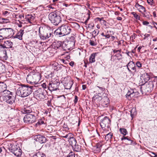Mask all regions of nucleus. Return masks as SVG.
I'll return each instance as SVG.
<instances>
[{"label": "nucleus", "mask_w": 157, "mask_h": 157, "mask_svg": "<svg viewBox=\"0 0 157 157\" xmlns=\"http://www.w3.org/2000/svg\"><path fill=\"white\" fill-rule=\"evenodd\" d=\"M67 24L69 25L70 28L71 27L74 28H77L79 26L78 24L75 22H70L67 23Z\"/></svg>", "instance_id": "nucleus-33"}, {"label": "nucleus", "mask_w": 157, "mask_h": 157, "mask_svg": "<svg viewBox=\"0 0 157 157\" xmlns=\"http://www.w3.org/2000/svg\"><path fill=\"white\" fill-rule=\"evenodd\" d=\"M144 39H146V38H148V37H149V36H150V35H149V34H145L144 35Z\"/></svg>", "instance_id": "nucleus-57"}, {"label": "nucleus", "mask_w": 157, "mask_h": 157, "mask_svg": "<svg viewBox=\"0 0 157 157\" xmlns=\"http://www.w3.org/2000/svg\"><path fill=\"white\" fill-rule=\"evenodd\" d=\"M97 53H93L90 56L89 58V62L90 63H92L95 62V57Z\"/></svg>", "instance_id": "nucleus-29"}, {"label": "nucleus", "mask_w": 157, "mask_h": 157, "mask_svg": "<svg viewBox=\"0 0 157 157\" xmlns=\"http://www.w3.org/2000/svg\"><path fill=\"white\" fill-rule=\"evenodd\" d=\"M110 120L107 117H105L101 120L100 124L102 128L105 127L108 128L110 124Z\"/></svg>", "instance_id": "nucleus-11"}, {"label": "nucleus", "mask_w": 157, "mask_h": 157, "mask_svg": "<svg viewBox=\"0 0 157 157\" xmlns=\"http://www.w3.org/2000/svg\"><path fill=\"white\" fill-rule=\"evenodd\" d=\"M121 53L119 52L117 54L115 55V56L117 58V59L118 60H120L121 59L122 55L120 54Z\"/></svg>", "instance_id": "nucleus-41"}, {"label": "nucleus", "mask_w": 157, "mask_h": 157, "mask_svg": "<svg viewBox=\"0 0 157 157\" xmlns=\"http://www.w3.org/2000/svg\"><path fill=\"white\" fill-rule=\"evenodd\" d=\"M34 87L27 85H21L17 90L16 94L21 97H25L30 95L32 92Z\"/></svg>", "instance_id": "nucleus-1"}, {"label": "nucleus", "mask_w": 157, "mask_h": 157, "mask_svg": "<svg viewBox=\"0 0 157 157\" xmlns=\"http://www.w3.org/2000/svg\"><path fill=\"white\" fill-rule=\"evenodd\" d=\"M3 20H4V21H3V22L4 23H7L8 22V21H9V20L7 19H2Z\"/></svg>", "instance_id": "nucleus-62"}, {"label": "nucleus", "mask_w": 157, "mask_h": 157, "mask_svg": "<svg viewBox=\"0 0 157 157\" xmlns=\"http://www.w3.org/2000/svg\"><path fill=\"white\" fill-rule=\"evenodd\" d=\"M25 19L28 22L31 23L32 21H33L34 19V17L33 16H32L31 14H28L26 16Z\"/></svg>", "instance_id": "nucleus-28"}, {"label": "nucleus", "mask_w": 157, "mask_h": 157, "mask_svg": "<svg viewBox=\"0 0 157 157\" xmlns=\"http://www.w3.org/2000/svg\"><path fill=\"white\" fill-rule=\"evenodd\" d=\"M21 112L23 113L29 114L31 113H32L33 112H32V110L29 107H27L22 109L21 110Z\"/></svg>", "instance_id": "nucleus-26"}, {"label": "nucleus", "mask_w": 157, "mask_h": 157, "mask_svg": "<svg viewBox=\"0 0 157 157\" xmlns=\"http://www.w3.org/2000/svg\"><path fill=\"white\" fill-rule=\"evenodd\" d=\"M13 93L9 91L5 90L2 92V98L3 101L7 99L9 97L12 95Z\"/></svg>", "instance_id": "nucleus-20"}, {"label": "nucleus", "mask_w": 157, "mask_h": 157, "mask_svg": "<svg viewBox=\"0 0 157 157\" xmlns=\"http://www.w3.org/2000/svg\"><path fill=\"white\" fill-rule=\"evenodd\" d=\"M34 139L36 141L38 142L41 144L46 142L47 139L43 135H38L35 137Z\"/></svg>", "instance_id": "nucleus-18"}, {"label": "nucleus", "mask_w": 157, "mask_h": 157, "mask_svg": "<svg viewBox=\"0 0 157 157\" xmlns=\"http://www.w3.org/2000/svg\"><path fill=\"white\" fill-rule=\"evenodd\" d=\"M121 133L124 136L126 135L127 134V132L126 129L124 128H120L119 129Z\"/></svg>", "instance_id": "nucleus-35"}, {"label": "nucleus", "mask_w": 157, "mask_h": 157, "mask_svg": "<svg viewBox=\"0 0 157 157\" xmlns=\"http://www.w3.org/2000/svg\"><path fill=\"white\" fill-rule=\"evenodd\" d=\"M150 155L151 157H157V154L154 152H150Z\"/></svg>", "instance_id": "nucleus-48"}, {"label": "nucleus", "mask_w": 157, "mask_h": 157, "mask_svg": "<svg viewBox=\"0 0 157 157\" xmlns=\"http://www.w3.org/2000/svg\"><path fill=\"white\" fill-rule=\"evenodd\" d=\"M99 30L98 29H96L94 30L93 32V34H94L95 36L97 35L99 33Z\"/></svg>", "instance_id": "nucleus-50"}, {"label": "nucleus", "mask_w": 157, "mask_h": 157, "mask_svg": "<svg viewBox=\"0 0 157 157\" xmlns=\"http://www.w3.org/2000/svg\"><path fill=\"white\" fill-rule=\"evenodd\" d=\"M32 157H46L45 155L42 152H38L34 154Z\"/></svg>", "instance_id": "nucleus-32"}, {"label": "nucleus", "mask_w": 157, "mask_h": 157, "mask_svg": "<svg viewBox=\"0 0 157 157\" xmlns=\"http://www.w3.org/2000/svg\"><path fill=\"white\" fill-rule=\"evenodd\" d=\"M24 34V30L21 29L19 30V32L14 36V38H17L20 40L22 39L23 35Z\"/></svg>", "instance_id": "nucleus-25"}, {"label": "nucleus", "mask_w": 157, "mask_h": 157, "mask_svg": "<svg viewBox=\"0 0 157 157\" xmlns=\"http://www.w3.org/2000/svg\"><path fill=\"white\" fill-rule=\"evenodd\" d=\"M54 66H56V69L57 71H58L61 69L63 67V66L62 65H58V63H55L53 64Z\"/></svg>", "instance_id": "nucleus-36"}, {"label": "nucleus", "mask_w": 157, "mask_h": 157, "mask_svg": "<svg viewBox=\"0 0 157 157\" xmlns=\"http://www.w3.org/2000/svg\"><path fill=\"white\" fill-rule=\"evenodd\" d=\"M143 24L144 25H147L149 24V22L146 21H144L143 22Z\"/></svg>", "instance_id": "nucleus-55"}, {"label": "nucleus", "mask_w": 157, "mask_h": 157, "mask_svg": "<svg viewBox=\"0 0 157 157\" xmlns=\"http://www.w3.org/2000/svg\"><path fill=\"white\" fill-rule=\"evenodd\" d=\"M67 157H75V154L73 152L71 151L67 156Z\"/></svg>", "instance_id": "nucleus-42"}, {"label": "nucleus", "mask_w": 157, "mask_h": 157, "mask_svg": "<svg viewBox=\"0 0 157 157\" xmlns=\"http://www.w3.org/2000/svg\"><path fill=\"white\" fill-rule=\"evenodd\" d=\"M44 121L41 119L38 120L37 123L36 124V126H37L38 125H41L44 123Z\"/></svg>", "instance_id": "nucleus-43"}, {"label": "nucleus", "mask_w": 157, "mask_h": 157, "mask_svg": "<svg viewBox=\"0 0 157 157\" xmlns=\"http://www.w3.org/2000/svg\"><path fill=\"white\" fill-rule=\"evenodd\" d=\"M135 65L134 62L133 61H130L129 62L127 65V67H129L130 68H131L132 66H134V65Z\"/></svg>", "instance_id": "nucleus-40"}, {"label": "nucleus", "mask_w": 157, "mask_h": 157, "mask_svg": "<svg viewBox=\"0 0 157 157\" xmlns=\"http://www.w3.org/2000/svg\"><path fill=\"white\" fill-rule=\"evenodd\" d=\"M39 33L40 38L43 40L51 38L53 36L50 31L41 27L39 28Z\"/></svg>", "instance_id": "nucleus-6"}, {"label": "nucleus", "mask_w": 157, "mask_h": 157, "mask_svg": "<svg viewBox=\"0 0 157 157\" xmlns=\"http://www.w3.org/2000/svg\"><path fill=\"white\" fill-rule=\"evenodd\" d=\"M63 83L65 89H70L71 88L73 83L72 80L70 78H65Z\"/></svg>", "instance_id": "nucleus-14"}, {"label": "nucleus", "mask_w": 157, "mask_h": 157, "mask_svg": "<svg viewBox=\"0 0 157 157\" xmlns=\"http://www.w3.org/2000/svg\"><path fill=\"white\" fill-rule=\"evenodd\" d=\"M97 87L102 91H104L105 90V88L104 87H101L99 86H97Z\"/></svg>", "instance_id": "nucleus-60"}, {"label": "nucleus", "mask_w": 157, "mask_h": 157, "mask_svg": "<svg viewBox=\"0 0 157 157\" xmlns=\"http://www.w3.org/2000/svg\"><path fill=\"white\" fill-rule=\"evenodd\" d=\"M147 1L149 5L151 6H155V3L153 0H147Z\"/></svg>", "instance_id": "nucleus-39"}, {"label": "nucleus", "mask_w": 157, "mask_h": 157, "mask_svg": "<svg viewBox=\"0 0 157 157\" xmlns=\"http://www.w3.org/2000/svg\"><path fill=\"white\" fill-rule=\"evenodd\" d=\"M103 18H100L99 17H97L95 18V20L96 21H101L102 19H103Z\"/></svg>", "instance_id": "nucleus-56"}, {"label": "nucleus", "mask_w": 157, "mask_h": 157, "mask_svg": "<svg viewBox=\"0 0 157 157\" xmlns=\"http://www.w3.org/2000/svg\"><path fill=\"white\" fill-rule=\"evenodd\" d=\"M66 42H62L60 41H57L54 42L52 45L51 51L55 52V51L58 49H62L64 50H69L71 47H69V43Z\"/></svg>", "instance_id": "nucleus-2"}, {"label": "nucleus", "mask_w": 157, "mask_h": 157, "mask_svg": "<svg viewBox=\"0 0 157 157\" xmlns=\"http://www.w3.org/2000/svg\"><path fill=\"white\" fill-rule=\"evenodd\" d=\"M135 6L139 12L142 13L144 17H147V16L146 15L145 13H143L144 12H145L146 11V9L142 5H140L137 3L136 4Z\"/></svg>", "instance_id": "nucleus-19"}, {"label": "nucleus", "mask_w": 157, "mask_h": 157, "mask_svg": "<svg viewBox=\"0 0 157 157\" xmlns=\"http://www.w3.org/2000/svg\"><path fill=\"white\" fill-rule=\"evenodd\" d=\"M141 79L144 80L145 83H147V82L150 79V76L147 73H145L142 75L141 77Z\"/></svg>", "instance_id": "nucleus-24"}, {"label": "nucleus", "mask_w": 157, "mask_h": 157, "mask_svg": "<svg viewBox=\"0 0 157 157\" xmlns=\"http://www.w3.org/2000/svg\"><path fill=\"white\" fill-rule=\"evenodd\" d=\"M10 13L7 11H3V14L5 16H7L9 15Z\"/></svg>", "instance_id": "nucleus-51"}, {"label": "nucleus", "mask_w": 157, "mask_h": 157, "mask_svg": "<svg viewBox=\"0 0 157 157\" xmlns=\"http://www.w3.org/2000/svg\"><path fill=\"white\" fill-rule=\"evenodd\" d=\"M102 99L100 101V106L101 105L104 107H107L109 104V100L107 97V94H102Z\"/></svg>", "instance_id": "nucleus-12"}, {"label": "nucleus", "mask_w": 157, "mask_h": 157, "mask_svg": "<svg viewBox=\"0 0 157 157\" xmlns=\"http://www.w3.org/2000/svg\"><path fill=\"white\" fill-rule=\"evenodd\" d=\"M0 57L4 60H6L8 58L6 50L2 49L0 50Z\"/></svg>", "instance_id": "nucleus-23"}, {"label": "nucleus", "mask_w": 157, "mask_h": 157, "mask_svg": "<svg viewBox=\"0 0 157 157\" xmlns=\"http://www.w3.org/2000/svg\"><path fill=\"white\" fill-rule=\"evenodd\" d=\"M15 100V98L13 96V95L9 97L7 99H6L4 101H6L8 104L12 105L14 103Z\"/></svg>", "instance_id": "nucleus-22"}, {"label": "nucleus", "mask_w": 157, "mask_h": 157, "mask_svg": "<svg viewBox=\"0 0 157 157\" xmlns=\"http://www.w3.org/2000/svg\"><path fill=\"white\" fill-rule=\"evenodd\" d=\"M152 14L154 17H157L155 11H153L152 13Z\"/></svg>", "instance_id": "nucleus-61"}, {"label": "nucleus", "mask_w": 157, "mask_h": 157, "mask_svg": "<svg viewBox=\"0 0 157 157\" xmlns=\"http://www.w3.org/2000/svg\"><path fill=\"white\" fill-rule=\"evenodd\" d=\"M74 39H75V37L74 36H71L70 37V39L71 40V42H68L70 43L69 44V45H70V44L71 43L72 44H73V45L74 44Z\"/></svg>", "instance_id": "nucleus-47"}, {"label": "nucleus", "mask_w": 157, "mask_h": 157, "mask_svg": "<svg viewBox=\"0 0 157 157\" xmlns=\"http://www.w3.org/2000/svg\"><path fill=\"white\" fill-rule=\"evenodd\" d=\"M59 84V83L57 82L50 83L48 86V87L49 90L52 91L57 90L58 88Z\"/></svg>", "instance_id": "nucleus-16"}, {"label": "nucleus", "mask_w": 157, "mask_h": 157, "mask_svg": "<svg viewBox=\"0 0 157 157\" xmlns=\"http://www.w3.org/2000/svg\"><path fill=\"white\" fill-rule=\"evenodd\" d=\"M136 65L137 67L140 68L142 67V63L140 61H137L136 62Z\"/></svg>", "instance_id": "nucleus-45"}, {"label": "nucleus", "mask_w": 157, "mask_h": 157, "mask_svg": "<svg viewBox=\"0 0 157 157\" xmlns=\"http://www.w3.org/2000/svg\"><path fill=\"white\" fill-rule=\"evenodd\" d=\"M74 63L73 61H71L70 63V65L72 67H73L74 66Z\"/></svg>", "instance_id": "nucleus-63"}, {"label": "nucleus", "mask_w": 157, "mask_h": 157, "mask_svg": "<svg viewBox=\"0 0 157 157\" xmlns=\"http://www.w3.org/2000/svg\"><path fill=\"white\" fill-rule=\"evenodd\" d=\"M126 96L127 98L129 99V97L130 98L132 97V94L129 91H128Z\"/></svg>", "instance_id": "nucleus-44"}, {"label": "nucleus", "mask_w": 157, "mask_h": 157, "mask_svg": "<svg viewBox=\"0 0 157 157\" xmlns=\"http://www.w3.org/2000/svg\"><path fill=\"white\" fill-rule=\"evenodd\" d=\"M105 37L107 38H109L110 37V35L114 34L113 31L110 30L105 31Z\"/></svg>", "instance_id": "nucleus-30"}, {"label": "nucleus", "mask_w": 157, "mask_h": 157, "mask_svg": "<svg viewBox=\"0 0 157 157\" xmlns=\"http://www.w3.org/2000/svg\"><path fill=\"white\" fill-rule=\"evenodd\" d=\"M131 69L133 71H136V68L135 67V65H134V66H132Z\"/></svg>", "instance_id": "nucleus-59"}, {"label": "nucleus", "mask_w": 157, "mask_h": 157, "mask_svg": "<svg viewBox=\"0 0 157 157\" xmlns=\"http://www.w3.org/2000/svg\"><path fill=\"white\" fill-rule=\"evenodd\" d=\"M75 99L74 101V102L75 104H76L77 103L78 100V97L77 96L75 95Z\"/></svg>", "instance_id": "nucleus-54"}, {"label": "nucleus", "mask_w": 157, "mask_h": 157, "mask_svg": "<svg viewBox=\"0 0 157 157\" xmlns=\"http://www.w3.org/2000/svg\"><path fill=\"white\" fill-rule=\"evenodd\" d=\"M35 94H36V98L39 100H41L45 98L44 90L43 91H41L40 92H38L36 93Z\"/></svg>", "instance_id": "nucleus-21"}, {"label": "nucleus", "mask_w": 157, "mask_h": 157, "mask_svg": "<svg viewBox=\"0 0 157 157\" xmlns=\"http://www.w3.org/2000/svg\"><path fill=\"white\" fill-rule=\"evenodd\" d=\"M5 70V65L0 62V74L4 73Z\"/></svg>", "instance_id": "nucleus-31"}, {"label": "nucleus", "mask_w": 157, "mask_h": 157, "mask_svg": "<svg viewBox=\"0 0 157 157\" xmlns=\"http://www.w3.org/2000/svg\"><path fill=\"white\" fill-rule=\"evenodd\" d=\"M121 49H120V50H116L114 49L113 50V52L114 53H117V52L121 53Z\"/></svg>", "instance_id": "nucleus-53"}, {"label": "nucleus", "mask_w": 157, "mask_h": 157, "mask_svg": "<svg viewBox=\"0 0 157 157\" xmlns=\"http://www.w3.org/2000/svg\"><path fill=\"white\" fill-rule=\"evenodd\" d=\"M89 43L90 45L93 46H95L97 44L96 42L92 40H90Z\"/></svg>", "instance_id": "nucleus-46"}, {"label": "nucleus", "mask_w": 157, "mask_h": 157, "mask_svg": "<svg viewBox=\"0 0 157 157\" xmlns=\"http://www.w3.org/2000/svg\"><path fill=\"white\" fill-rule=\"evenodd\" d=\"M100 94H95L92 98V101L93 102L97 104L98 106H100V101L102 99V95L100 96Z\"/></svg>", "instance_id": "nucleus-15"}, {"label": "nucleus", "mask_w": 157, "mask_h": 157, "mask_svg": "<svg viewBox=\"0 0 157 157\" xmlns=\"http://www.w3.org/2000/svg\"><path fill=\"white\" fill-rule=\"evenodd\" d=\"M13 45V43L10 40L5 41L3 44H0V50L5 48H12Z\"/></svg>", "instance_id": "nucleus-17"}, {"label": "nucleus", "mask_w": 157, "mask_h": 157, "mask_svg": "<svg viewBox=\"0 0 157 157\" xmlns=\"http://www.w3.org/2000/svg\"><path fill=\"white\" fill-rule=\"evenodd\" d=\"M77 140L78 143L81 145H83L85 143L84 140L82 136L78 137Z\"/></svg>", "instance_id": "nucleus-34"}, {"label": "nucleus", "mask_w": 157, "mask_h": 157, "mask_svg": "<svg viewBox=\"0 0 157 157\" xmlns=\"http://www.w3.org/2000/svg\"><path fill=\"white\" fill-rule=\"evenodd\" d=\"M36 113L34 112L26 114L24 118V122L27 124H32L36 120Z\"/></svg>", "instance_id": "nucleus-10"}, {"label": "nucleus", "mask_w": 157, "mask_h": 157, "mask_svg": "<svg viewBox=\"0 0 157 157\" xmlns=\"http://www.w3.org/2000/svg\"><path fill=\"white\" fill-rule=\"evenodd\" d=\"M9 149L16 156L18 157L21 155L22 151L18 145L11 144L9 146Z\"/></svg>", "instance_id": "nucleus-9"}, {"label": "nucleus", "mask_w": 157, "mask_h": 157, "mask_svg": "<svg viewBox=\"0 0 157 157\" xmlns=\"http://www.w3.org/2000/svg\"><path fill=\"white\" fill-rule=\"evenodd\" d=\"M49 18L55 25H58L62 21L60 13L58 11L52 12L49 15Z\"/></svg>", "instance_id": "nucleus-3"}, {"label": "nucleus", "mask_w": 157, "mask_h": 157, "mask_svg": "<svg viewBox=\"0 0 157 157\" xmlns=\"http://www.w3.org/2000/svg\"><path fill=\"white\" fill-rule=\"evenodd\" d=\"M71 28H70L67 24L62 25L60 27V32H56V34L63 36L69 34L71 32Z\"/></svg>", "instance_id": "nucleus-8"}, {"label": "nucleus", "mask_w": 157, "mask_h": 157, "mask_svg": "<svg viewBox=\"0 0 157 157\" xmlns=\"http://www.w3.org/2000/svg\"><path fill=\"white\" fill-rule=\"evenodd\" d=\"M73 135L71 133H69L66 135L63 136V138H67L68 139L69 143L72 147L77 144L76 140L73 137Z\"/></svg>", "instance_id": "nucleus-13"}, {"label": "nucleus", "mask_w": 157, "mask_h": 157, "mask_svg": "<svg viewBox=\"0 0 157 157\" xmlns=\"http://www.w3.org/2000/svg\"><path fill=\"white\" fill-rule=\"evenodd\" d=\"M72 147L74 151L77 152H79L81 151L82 147L78 144H76L75 145L72 146Z\"/></svg>", "instance_id": "nucleus-27"}, {"label": "nucleus", "mask_w": 157, "mask_h": 157, "mask_svg": "<svg viewBox=\"0 0 157 157\" xmlns=\"http://www.w3.org/2000/svg\"><path fill=\"white\" fill-rule=\"evenodd\" d=\"M129 91L132 94V97H133V96H135V92L134 91L132 90H131Z\"/></svg>", "instance_id": "nucleus-58"}, {"label": "nucleus", "mask_w": 157, "mask_h": 157, "mask_svg": "<svg viewBox=\"0 0 157 157\" xmlns=\"http://www.w3.org/2000/svg\"><path fill=\"white\" fill-rule=\"evenodd\" d=\"M122 140H129L131 141L130 144H132V140H131L129 138H128L127 137H125L124 136H123L122 138L121 139Z\"/></svg>", "instance_id": "nucleus-49"}, {"label": "nucleus", "mask_w": 157, "mask_h": 157, "mask_svg": "<svg viewBox=\"0 0 157 157\" xmlns=\"http://www.w3.org/2000/svg\"><path fill=\"white\" fill-rule=\"evenodd\" d=\"M153 83L149 81L145 84L140 88V90L143 94H148L151 92L153 89Z\"/></svg>", "instance_id": "nucleus-7"}, {"label": "nucleus", "mask_w": 157, "mask_h": 157, "mask_svg": "<svg viewBox=\"0 0 157 157\" xmlns=\"http://www.w3.org/2000/svg\"><path fill=\"white\" fill-rule=\"evenodd\" d=\"M41 78V74L39 73L34 74L33 72H30L26 77V81L28 83L30 84L34 83L37 84Z\"/></svg>", "instance_id": "nucleus-4"}, {"label": "nucleus", "mask_w": 157, "mask_h": 157, "mask_svg": "<svg viewBox=\"0 0 157 157\" xmlns=\"http://www.w3.org/2000/svg\"><path fill=\"white\" fill-rule=\"evenodd\" d=\"M113 136V134L110 132L108 134H107L105 136V139L106 140H108L110 139H111L112 136Z\"/></svg>", "instance_id": "nucleus-37"}, {"label": "nucleus", "mask_w": 157, "mask_h": 157, "mask_svg": "<svg viewBox=\"0 0 157 157\" xmlns=\"http://www.w3.org/2000/svg\"><path fill=\"white\" fill-rule=\"evenodd\" d=\"M63 127L65 128V131H67L69 130V128L67 127V126L66 124H64L63 125Z\"/></svg>", "instance_id": "nucleus-52"}, {"label": "nucleus", "mask_w": 157, "mask_h": 157, "mask_svg": "<svg viewBox=\"0 0 157 157\" xmlns=\"http://www.w3.org/2000/svg\"><path fill=\"white\" fill-rule=\"evenodd\" d=\"M42 86L44 88H46V84L45 83H43L42 84Z\"/></svg>", "instance_id": "nucleus-64"}, {"label": "nucleus", "mask_w": 157, "mask_h": 157, "mask_svg": "<svg viewBox=\"0 0 157 157\" xmlns=\"http://www.w3.org/2000/svg\"><path fill=\"white\" fill-rule=\"evenodd\" d=\"M131 14L133 15L134 17L136 19L138 20H140V17L138 14H137L135 12H132L131 13Z\"/></svg>", "instance_id": "nucleus-38"}, {"label": "nucleus", "mask_w": 157, "mask_h": 157, "mask_svg": "<svg viewBox=\"0 0 157 157\" xmlns=\"http://www.w3.org/2000/svg\"><path fill=\"white\" fill-rule=\"evenodd\" d=\"M14 34V30L11 28H4L0 29V41L4 38L11 37Z\"/></svg>", "instance_id": "nucleus-5"}]
</instances>
